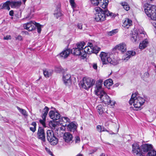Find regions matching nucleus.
I'll return each mask as SVG.
<instances>
[{
    "instance_id": "1",
    "label": "nucleus",
    "mask_w": 156,
    "mask_h": 156,
    "mask_svg": "<svg viewBox=\"0 0 156 156\" xmlns=\"http://www.w3.org/2000/svg\"><path fill=\"white\" fill-rule=\"evenodd\" d=\"M102 9L100 7H96L95 9L96 13L95 14V19L96 21L101 22L106 20V16L110 17L111 18H114L116 15L110 12L107 8Z\"/></svg>"
},
{
    "instance_id": "2",
    "label": "nucleus",
    "mask_w": 156,
    "mask_h": 156,
    "mask_svg": "<svg viewBox=\"0 0 156 156\" xmlns=\"http://www.w3.org/2000/svg\"><path fill=\"white\" fill-rule=\"evenodd\" d=\"M137 93L136 92L133 93L131 97V98L129 101V104L132 105L133 104L136 110H137L140 109L141 107L145 102V99L137 94Z\"/></svg>"
},
{
    "instance_id": "3",
    "label": "nucleus",
    "mask_w": 156,
    "mask_h": 156,
    "mask_svg": "<svg viewBox=\"0 0 156 156\" xmlns=\"http://www.w3.org/2000/svg\"><path fill=\"white\" fill-rule=\"evenodd\" d=\"M145 13L148 17L154 20H156V6L148 5L144 9Z\"/></svg>"
},
{
    "instance_id": "4",
    "label": "nucleus",
    "mask_w": 156,
    "mask_h": 156,
    "mask_svg": "<svg viewBox=\"0 0 156 156\" xmlns=\"http://www.w3.org/2000/svg\"><path fill=\"white\" fill-rule=\"evenodd\" d=\"M110 54L104 52H101L100 55V57L102 62L103 64H107L108 63L113 65H115L118 64L116 61L112 60L110 57Z\"/></svg>"
},
{
    "instance_id": "5",
    "label": "nucleus",
    "mask_w": 156,
    "mask_h": 156,
    "mask_svg": "<svg viewBox=\"0 0 156 156\" xmlns=\"http://www.w3.org/2000/svg\"><path fill=\"white\" fill-rule=\"evenodd\" d=\"M47 139L51 145H56L58 142V140L55 136L52 130H48L47 131Z\"/></svg>"
},
{
    "instance_id": "6",
    "label": "nucleus",
    "mask_w": 156,
    "mask_h": 156,
    "mask_svg": "<svg viewBox=\"0 0 156 156\" xmlns=\"http://www.w3.org/2000/svg\"><path fill=\"white\" fill-rule=\"evenodd\" d=\"M94 83L95 81L93 79L89 77H85L83 79L81 86L83 88L88 90L91 87Z\"/></svg>"
},
{
    "instance_id": "7",
    "label": "nucleus",
    "mask_w": 156,
    "mask_h": 156,
    "mask_svg": "<svg viewBox=\"0 0 156 156\" xmlns=\"http://www.w3.org/2000/svg\"><path fill=\"white\" fill-rule=\"evenodd\" d=\"M85 44L84 42H81L79 44H76V47L73 48L72 49V52H73V54L76 55H81L82 57V54H83V47Z\"/></svg>"
},
{
    "instance_id": "8",
    "label": "nucleus",
    "mask_w": 156,
    "mask_h": 156,
    "mask_svg": "<svg viewBox=\"0 0 156 156\" xmlns=\"http://www.w3.org/2000/svg\"><path fill=\"white\" fill-rule=\"evenodd\" d=\"M91 3L94 6L99 5L103 9L107 8L108 0H90Z\"/></svg>"
},
{
    "instance_id": "9",
    "label": "nucleus",
    "mask_w": 156,
    "mask_h": 156,
    "mask_svg": "<svg viewBox=\"0 0 156 156\" xmlns=\"http://www.w3.org/2000/svg\"><path fill=\"white\" fill-rule=\"evenodd\" d=\"M132 152L134 155L139 156H143L142 154L141 149L140 150L139 145L137 143L132 145Z\"/></svg>"
},
{
    "instance_id": "10",
    "label": "nucleus",
    "mask_w": 156,
    "mask_h": 156,
    "mask_svg": "<svg viewBox=\"0 0 156 156\" xmlns=\"http://www.w3.org/2000/svg\"><path fill=\"white\" fill-rule=\"evenodd\" d=\"M103 84V81L100 80L98 81L96 84V87L94 91L95 94L97 96L99 95L100 94L104 91L102 89V87Z\"/></svg>"
},
{
    "instance_id": "11",
    "label": "nucleus",
    "mask_w": 156,
    "mask_h": 156,
    "mask_svg": "<svg viewBox=\"0 0 156 156\" xmlns=\"http://www.w3.org/2000/svg\"><path fill=\"white\" fill-rule=\"evenodd\" d=\"M102 101L107 104L111 103L109 97L105 92H102L101 94L98 95Z\"/></svg>"
},
{
    "instance_id": "12",
    "label": "nucleus",
    "mask_w": 156,
    "mask_h": 156,
    "mask_svg": "<svg viewBox=\"0 0 156 156\" xmlns=\"http://www.w3.org/2000/svg\"><path fill=\"white\" fill-rule=\"evenodd\" d=\"M92 44L91 43H88L87 46L83 48V54H82V57L85 58L86 57V54H91L92 53Z\"/></svg>"
},
{
    "instance_id": "13",
    "label": "nucleus",
    "mask_w": 156,
    "mask_h": 156,
    "mask_svg": "<svg viewBox=\"0 0 156 156\" xmlns=\"http://www.w3.org/2000/svg\"><path fill=\"white\" fill-rule=\"evenodd\" d=\"M113 49L118 50L122 53H124L126 51V45L124 43H122L115 46Z\"/></svg>"
},
{
    "instance_id": "14",
    "label": "nucleus",
    "mask_w": 156,
    "mask_h": 156,
    "mask_svg": "<svg viewBox=\"0 0 156 156\" xmlns=\"http://www.w3.org/2000/svg\"><path fill=\"white\" fill-rule=\"evenodd\" d=\"M34 21H30L29 23L24 24L23 27L24 29L29 31H32L35 29V28Z\"/></svg>"
},
{
    "instance_id": "15",
    "label": "nucleus",
    "mask_w": 156,
    "mask_h": 156,
    "mask_svg": "<svg viewBox=\"0 0 156 156\" xmlns=\"http://www.w3.org/2000/svg\"><path fill=\"white\" fill-rule=\"evenodd\" d=\"M37 135L38 139L41 140L44 142L45 141V136L44 130L42 127L38 128Z\"/></svg>"
},
{
    "instance_id": "16",
    "label": "nucleus",
    "mask_w": 156,
    "mask_h": 156,
    "mask_svg": "<svg viewBox=\"0 0 156 156\" xmlns=\"http://www.w3.org/2000/svg\"><path fill=\"white\" fill-rule=\"evenodd\" d=\"M142 154L148 152L153 149L151 144H146L143 145L141 147Z\"/></svg>"
},
{
    "instance_id": "17",
    "label": "nucleus",
    "mask_w": 156,
    "mask_h": 156,
    "mask_svg": "<svg viewBox=\"0 0 156 156\" xmlns=\"http://www.w3.org/2000/svg\"><path fill=\"white\" fill-rule=\"evenodd\" d=\"M63 80L66 85H70L72 83L70 75L67 73H64L63 74Z\"/></svg>"
},
{
    "instance_id": "18",
    "label": "nucleus",
    "mask_w": 156,
    "mask_h": 156,
    "mask_svg": "<svg viewBox=\"0 0 156 156\" xmlns=\"http://www.w3.org/2000/svg\"><path fill=\"white\" fill-rule=\"evenodd\" d=\"M49 115L50 117L53 120L58 119L60 117V114L57 112L51 110L49 112Z\"/></svg>"
},
{
    "instance_id": "19",
    "label": "nucleus",
    "mask_w": 156,
    "mask_h": 156,
    "mask_svg": "<svg viewBox=\"0 0 156 156\" xmlns=\"http://www.w3.org/2000/svg\"><path fill=\"white\" fill-rule=\"evenodd\" d=\"M73 136L71 134L69 133H66L64 134L63 138L66 142L70 143L72 142Z\"/></svg>"
},
{
    "instance_id": "20",
    "label": "nucleus",
    "mask_w": 156,
    "mask_h": 156,
    "mask_svg": "<svg viewBox=\"0 0 156 156\" xmlns=\"http://www.w3.org/2000/svg\"><path fill=\"white\" fill-rule=\"evenodd\" d=\"M149 41L148 39L146 38L140 42L139 45V48L143 50L146 48L149 44Z\"/></svg>"
},
{
    "instance_id": "21",
    "label": "nucleus",
    "mask_w": 156,
    "mask_h": 156,
    "mask_svg": "<svg viewBox=\"0 0 156 156\" xmlns=\"http://www.w3.org/2000/svg\"><path fill=\"white\" fill-rule=\"evenodd\" d=\"M71 51L69 49H66L63 50L60 53L59 56L63 58H66L69 55Z\"/></svg>"
},
{
    "instance_id": "22",
    "label": "nucleus",
    "mask_w": 156,
    "mask_h": 156,
    "mask_svg": "<svg viewBox=\"0 0 156 156\" xmlns=\"http://www.w3.org/2000/svg\"><path fill=\"white\" fill-rule=\"evenodd\" d=\"M10 1H7L5 2L2 3L0 5V10L2 9H6L9 10L10 9Z\"/></svg>"
},
{
    "instance_id": "23",
    "label": "nucleus",
    "mask_w": 156,
    "mask_h": 156,
    "mask_svg": "<svg viewBox=\"0 0 156 156\" xmlns=\"http://www.w3.org/2000/svg\"><path fill=\"white\" fill-rule=\"evenodd\" d=\"M136 52L132 51H128L127 52L126 54L123 58L126 61L128 60L131 57L135 55Z\"/></svg>"
},
{
    "instance_id": "24",
    "label": "nucleus",
    "mask_w": 156,
    "mask_h": 156,
    "mask_svg": "<svg viewBox=\"0 0 156 156\" xmlns=\"http://www.w3.org/2000/svg\"><path fill=\"white\" fill-rule=\"evenodd\" d=\"M132 24V21L130 19L126 18L123 23V26L124 27L128 28Z\"/></svg>"
},
{
    "instance_id": "25",
    "label": "nucleus",
    "mask_w": 156,
    "mask_h": 156,
    "mask_svg": "<svg viewBox=\"0 0 156 156\" xmlns=\"http://www.w3.org/2000/svg\"><path fill=\"white\" fill-rule=\"evenodd\" d=\"M21 3L20 1H10V5L12 8H18L20 6Z\"/></svg>"
},
{
    "instance_id": "26",
    "label": "nucleus",
    "mask_w": 156,
    "mask_h": 156,
    "mask_svg": "<svg viewBox=\"0 0 156 156\" xmlns=\"http://www.w3.org/2000/svg\"><path fill=\"white\" fill-rule=\"evenodd\" d=\"M76 128V125L73 122L70 123L67 126V129L70 131H75Z\"/></svg>"
},
{
    "instance_id": "27",
    "label": "nucleus",
    "mask_w": 156,
    "mask_h": 156,
    "mask_svg": "<svg viewBox=\"0 0 156 156\" xmlns=\"http://www.w3.org/2000/svg\"><path fill=\"white\" fill-rule=\"evenodd\" d=\"M145 32L144 31L143 28H140L137 31V35L139 37H145Z\"/></svg>"
},
{
    "instance_id": "28",
    "label": "nucleus",
    "mask_w": 156,
    "mask_h": 156,
    "mask_svg": "<svg viewBox=\"0 0 156 156\" xmlns=\"http://www.w3.org/2000/svg\"><path fill=\"white\" fill-rule=\"evenodd\" d=\"M43 72L44 76L47 78L51 76L52 72L51 70L45 69L43 70Z\"/></svg>"
},
{
    "instance_id": "29",
    "label": "nucleus",
    "mask_w": 156,
    "mask_h": 156,
    "mask_svg": "<svg viewBox=\"0 0 156 156\" xmlns=\"http://www.w3.org/2000/svg\"><path fill=\"white\" fill-rule=\"evenodd\" d=\"M140 37L138 36L136 34H132L131 38V40L133 42L138 41L140 39Z\"/></svg>"
},
{
    "instance_id": "30",
    "label": "nucleus",
    "mask_w": 156,
    "mask_h": 156,
    "mask_svg": "<svg viewBox=\"0 0 156 156\" xmlns=\"http://www.w3.org/2000/svg\"><path fill=\"white\" fill-rule=\"evenodd\" d=\"M113 84V81L112 79H109L104 82V85L106 87H110Z\"/></svg>"
},
{
    "instance_id": "31",
    "label": "nucleus",
    "mask_w": 156,
    "mask_h": 156,
    "mask_svg": "<svg viewBox=\"0 0 156 156\" xmlns=\"http://www.w3.org/2000/svg\"><path fill=\"white\" fill-rule=\"evenodd\" d=\"M17 108L20 112L24 116L26 117L28 116L27 112L25 109L21 108L18 107H17Z\"/></svg>"
},
{
    "instance_id": "32",
    "label": "nucleus",
    "mask_w": 156,
    "mask_h": 156,
    "mask_svg": "<svg viewBox=\"0 0 156 156\" xmlns=\"http://www.w3.org/2000/svg\"><path fill=\"white\" fill-rule=\"evenodd\" d=\"M92 53H94L96 54L98 53L101 50V48L97 46L93 47L92 46Z\"/></svg>"
},
{
    "instance_id": "33",
    "label": "nucleus",
    "mask_w": 156,
    "mask_h": 156,
    "mask_svg": "<svg viewBox=\"0 0 156 156\" xmlns=\"http://www.w3.org/2000/svg\"><path fill=\"white\" fill-rule=\"evenodd\" d=\"M54 15L57 18H58V17L61 16L62 15V13L60 11L59 8L57 10L55 11Z\"/></svg>"
},
{
    "instance_id": "34",
    "label": "nucleus",
    "mask_w": 156,
    "mask_h": 156,
    "mask_svg": "<svg viewBox=\"0 0 156 156\" xmlns=\"http://www.w3.org/2000/svg\"><path fill=\"white\" fill-rule=\"evenodd\" d=\"M49 110V109L48 107L46 106L45 107V108L43 110L44 113L42 116V118H44V119H46V118L47 115Z\"/></svg>"
},
{
    "instance_id": "35",
    "label": "nucleus",
    "mask_w": 156,
    "mask_h": 156,
    "mask_svg": "<svg viewBox=\"0 0 156 156\" xmlns=\"http://www.w3.org/2000/svg\"><path fill=\"white\" fill-rule=\"evenodd\" d=\"M97 111L100 115H101L103 112L102 106L101 105H98L97 107Z\"/></svg>"
},
{
    "instance_id": "36",
    "label": "nucleus",
    "mask_w": 156,
    "mask_h": 156,
    "mask_svg": "<svg viewBox=\"0 0 156 156\" xmlns=\"http://www.w3.org/2000/svg\"><path fill=\"white\" fill-rule=\"evenodd\" d=\"M147 156H156V151L152 149L148 152Z\"/></svg>"
},
{
    "instance_id": "37",
    "label": "nucleus",
    "mask_w": 156,
    "mask_h": 156,
    "mask_svg": "<svg viewBox=\"0 0 156 156\" xmlns=\"http://www.w3.org/2000/svg\"><path fill=\"white\" fill-rule=\"evenodd\" d=\"M35 27H37V32L38 33L40 34L41 31V28L43 26L36 22H35Z\"/></svg>"
},
{
    "instance_id": "38",
    "label": "nucleus",
    "mask_w": 156,
    "mask_h": 156,
    "mask_svg": "<svg viewBox=\"0 0 156 156\" xmlns=\"http://www.w3.org/2000/svg\"><path fill=\"white\" fill-rule=\"evenodd\" d=\"M122 5L123 6L124 9L126 11H128L130 7L127 3L125 2H122Z\"/></svg>"
},
{
    "instance_id": "39",
    "label": "nucleus",
    "mask_w": 156,
    "mask_h": 156,
    "mask_svg": "<svg viewBox=\"0 0 156 156\" xmlns=\"http://www.w3.org/2000/svg\"><path fill=\"white\" fill-rule=\"evenodd\" d=\"M31 125L33 126V127H30V129L31 131L33 132H34L36 130V123L35 122H33L31 124Z\"/></svg>"
},
{
    "instance_id": "40",
    "label": "nucleus",
    "mask_w": 156,
    "mask_h": 156,
    "mask_svg": "<svg viewBox=\"0 0 156 156\" xmlns=\"http://www.w3.org/2000/svg\"><path fill=\"white\" fill-rule=\"evenodd\" d=\"M118 32L117 29L113 30L111 31L108 32V34L109 36H111L116 34Z\"/></svg>"
},
{
    "instance_id": "41",
    "label": "nucleus",
    "mask_w": 156,
    "mask_h": 156,
    "mask_svg": "<svg viewBox=\"0 0 156 156\" xmlns=\"http://www.w3.org/2000/svg\"><path fill=\"white\" fill-rule=\"evenodd\" d=\"M75 0H69V2L72 7L73 9L76 7V4L74 2Z\"/></svg>"
},
{
    "instance_id": "42",
    "label": "nucleus",
    "mask_w": 156,
    "mask_h": 156,
    "mask_svg": "<svg viewBox=\"0 0 156 156\" xmlns=\"http://www.w3.org/2000/svg\"><path fill=\"white\" fill-rule=\"evenodd\" d=\"M42 119H41L39 120V122L41 124H42L43 126L45 127V121L46 120V119H44V118H42Z\"/></svg>"
},
{
    "instance_id": "43",
    "label": "nucleus",
    "mask_w": 156,
    "mask_h": 156,
    "mask_svg": "<svg viewBox=\"0 0 156 156\" xmlns=\"http://www.w3.org/2000/svg\"><path fill=\"white\" fill-rule=\"evenodd\" d=\"M80 141V138L79 136H76L75 137V142L76 143H79Z\"/></svg>"
},
{
    "instance_id": "44",
    "label": "nucleus",
    "mask_w": 156,
    "mask_h": 156,
    "mask_svg": "<svg viewBox=\"0 0 156 156\" xmlns=\"http://www.w3.org/2000/svg\"><path fill=\"white\" fill-rule=\"evenodd\" d=\"M11 39V36L10 35H7L5 37H4L3 39L5 40H10Z\"/></svg>"
},
{
    "instance_id": "45",
    "label": "nucleus",
    "mask_w": 156,
    "mask_h": 156,
    "mask_svg": "<svg viewBox=\"0 0 156 156\" xmlns=\"http://www.w3.org/2000/svg\"><path fill=\"white\" fill-rule=\"evenodd\" d=\"M15 39L16 40L21 41L22 39V37L21 35H18V36L15 37Z\"/></svg>"
},
{
    "instance_id": "46",
    "label": "nucleus",
    "mask_w": 156,
    "mask_h": 156,
    "mask_svg": "<svg viewBox=\"0 0 156 156\" xmlns=\"http://www.w3.org/2000/svg\"><path fill=\"white\" fill-rule=\"evenodd\" d=\"M92 66L94 69L95 70L97 69L98 66L96 63H93L92 65Z\"/></svg>"
},
{
    "instance_id": "47",
    "label": "nucleus",
    "mask_w": 156,
    "mask_h": 156,
    "mask_svg": "<svg viewBox=\"0 0 156 156\" xmlns=\"http://www.w3.org/2000/svg\"><path fill=\"white\" fill-rule=\"evenodd\" d=\"M82 24L79 23L77 24V26L79 29L82 30Z\"/></svg>"
},
{
    "instance_id": "48",
    "label": "nucleus",
    "mask_w": 156,
    "mask_h": 156,
    "mask_svg": "<svg viewBox=\"0 0 156 156\" xmlns=\"http://www.w3.org/2000/svg\"><path fill=\"white\" fill-rule=\"evenodd\" d=\"M151 23L155 29V33L156 34V22H151Z\"/></svg>"
},
{
    "instance_id": "49",
    "label": "nucleus",
    "mask_w": 156,
    "mask_h": 156,
    "mask_svg": "<svg viewBox=\"0 0 156 156\" xmlns=\"http://www.w3.org/2000/svg\"><path fill=\"white\" fill-rule=\"evenodd\" d=\"M45 150L48 153V154H49L50 155H52V152L47 147H46L45 148Z\"/></svg>"
},
{
    "instance_id": "50",
    "label": "nucleus",
    "mask_w": 156,
    "mask_h": 156,
    "mask_svg": "<svg viewBox=\"0 0 156 156\" xmlns=\"http://www.w3.org/2000/svg\"><path fill=\"white\" fill-rule=\"evenodd\" d=\"M101 126L98 125L97 126V130L101 132Z\"/></svg>"
},
{
    "instance_id": "51",
    "label": "nucleus",
    "mask_w": 156,
    "mask_h": 156,
    "mask_svg": "<svg viewBox=\"0 0 156 156\" xmlns=\"http://www.w3.org/2000/svg\"><path fill=\"white\" fill-rule=\"evenodd\" d=\"M144 76L148 77L149 76V74L148 72H146L144 73Z\"/></svg>"
},
{
    "instance_id": "52",
    "label": "nucleus",
    "mask_w": 156,
    "mask_h": 156,
    "mask_svg": "<svg viewBox=\"0 0 156 156\" xmlns=\"http://www.w3.org/2000/svg\"><path fill=\"white\" fill-rule=\"evenodd\" d=\"M108 131L106 129H105L104 127H101V132L102 131Z\"/></svg>"
},
{
    "instance_id": "53",
    "label": "nucleus",
    "mask_w": 156,
    "mask_h": 156,
    "mask_svg": "<svg viewBox=\"0 0 156 156\" xmlns=\"http://www.w3.org/2000/svg\"><path fill=\"white\" fill-rule=\"evenodd\" d=\"M14 12L13 10H11L9 12V14L10 16H13V15Z\"/></svg>"
},
{
    "instance_id": "54",
    "label": "nucleus",
    "mask_w": 156,
    "mask_h": 156,
    "mask_svg": "<svg viewBox=\"0 0 156 156\" xmlns=\"http://www.w3.org/2000/svg\"><path fill=\"white\" fill-rule=\"evenodd\" d=\"M111 103L110 104H111V105H114L115 104V102L114 101H111Z\"/></svg>"
},
{
    "instance_id": "55",
    "label": "nucleus",
    "mask_w": 156,
    "mask_h": 156,
    "mask_svg": "<svg viewBox=\"0 0 156 156\" xmlns=\"http://www.w3.org/2000/svg\"><path fill=\"white\" fill-rule=\"evenodd\" d=\"M105 154L104 153H102L100 156H105Z\"/></svg>"
},
{
    "instance_id": "56",
    "label": "nucleus",
    "mask_w": 156,
    "mask_h": 156,
    "mask_svg": "<svg viewBox=\"0 0 156 156\" xmlns=\"http://www.w3.org/2000/svg\"><path fill=\"white\" fill-rule=\"evenodd\" d=\"M23 2L25 3L27 0H22Z\"/></svg>"
},
{
    "instance_id": "57",
    "label": "nucleus",
    "mask_w": 156,
    "mask_h": 156,
    "mask_svg": "<svg viewBox=\"0 0 156 156\" xmlns=\"http://www.w3.org/2000/svg\"><path fill=\"white\" fill-rule=\"evenodd\" d=\"M76 156H83L81 154H78Z\"/></svg>"
},
{
    "instance_id": "58",
    "label": "nucleus",
    "mask_w": 156,
    "mask_h": 156,
    "mask_svg": "<svg viewBox=\"0 0 156 156\" xmlns=\"http://www.w3.org/2000/svg\"><path fill=\"white\" fill-rule=\"evenodd\" d=\"M40 78H39V79H38L37 80H36V81H39V80H40Z\"/></svg>"
},
{
    "instance_id": "59",
    "label": "nucleus",
    "mask_w": 156,
    "mask_h": 156,
    "mask_svg": "<svg viewBox=\"0 0 156 156\" xmlns=\"http://www.w3.org/2000/svg\"><path fill=\"white\" fill-rule=\"evenodd\" d=\"M153 0H151V1H152Z\"/></svg>"
}]
</instances>
